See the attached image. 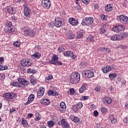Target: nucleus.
Returning <instances> with one entry per match:
<instances>
[{
  "mask_svg": "<svg viewBox=\"0 0 128 128\" xmlns=\"http://www.w3.org/2000/svg\"><path fill=\"white\" fill-rule=\"evenodd\" d=\"M3 96L6 98V100H8L12 102L16 98V96H14V93H6V94H3Z\"/></svg>",
  "mask_w": 128,
  "mask_h": 128,
  "instance_id": "nucleus-6",
  "label": "nucleus"
},
{
  "mask_svg": "<svg viewBox=\"0 0 128 128\" xmlns=\"http://www.w3.org/2000/svg\"><path fill=\"white\" fill-rule=\"evenodd\" d=\"M120 20L122 24H128V18L124 15H121L120 16Z\"/></svg>",
  "mask_w": 128,
  "mask_h": 128,
  "instance_id": "nucleus-12",
  "label": "nucleus"
},
{
  "mask_svg": "<svg viewBox=\"0 0 128 128\" xmlns=\"http://www.w3.org/2000/svg\"><path fill=\"white\" fill-rule=\"evenodd\" d=\"M82 100H86L88 99V96H83L82 97Z\"/></svg>",
  "mask_w": 128,
  "mask_h": 128,
  "instance_id": "nucleus-60",
  "label": "nucleus"
},
{
  "mask_svg": "<svg viewBox=\"0 0 128 128\" xmlns=\"http://www.w3.org/2000/svg\"><path fill=\"white\" fill-rule=\"evenodd\" d=\"M16 109L13 108H10V114H12V112H16Z\"/></svg>",
  "mask_w": 128,
  "mask_h": 128,
  "instance_id": "nucleus-58",
  "label": "nucleus"
},
{
  "mask_svg": "<svg viewBox=\"0 0 128 128\" xmlns=\"http://www.w3.org/2000/svg\"><path fill=\"white\" fill-rule=\"evenodd\" d=\"M54 24H55V26L56 28H60V26H62V21L60 20V18H55V22Z\"/></svg>",
  "mask_w": 128,
  "mask_h": 128,
  "instance_id": "nucleus-10",
  "label": "nucleus"
},
{
  "mask_svg": "<svg viewBox=\"0 0 128 128\" xmlns=\"http://www.w3.org/2000/svg\"><path fill=\"white\" fill-rule=\"evenodd\" d=\"M124 26L122 25L116 26L112 28V32L117 33L120 32H124Z\"/></svg>",
  "mask_w": 128,
  "mask_h": 128,
  "instance_id": "nucleus-7",
  "label": "nucleus"
},
{
  "mask_svg": "<svg viewBox=\"0 0 128 128\" xmlns=\"http://www.w3.org/2000/svg\"><path fill=\"white\" fill-rule=\"evenodd\" d=\"M66 103L64 102H62L60 103V106L59 107V111L60 112L64 113L66 112Z\"/></svg>",
  "mask_w": 128,
  "mask_h": 128,
  "instance_id": "nucleus-13",
  "label": "nucleus"
},
{
  "mask_svg": "<svg viewBox=\"0 0 128 128\" xmlns=\"http://www.w3.org/2000/svg\"><path fill=\"white\" fill-rule=\"evenodd\" d=\"M86 66V62H81L80 64V68H84Z\"/></svg>",
  "mask_w": 128,
  "mask_h": 128,
  "instance_id": "nucleus-36",
  "label": "nucleus"
},
{
  "mask_svg": "<svg viewBox=\"0 0 128 128\" xmlns=\"http://www.w3.org/2000/svg\"><path fill=\"white\" fill-rule=\"evenodd\" d=\"M70 56H71L72 60H76V55L74 54V52H72V54L70 55Z\"/></svg>",
  "mask_w": 128,
  "mask_h": 128,
  "instance_id": "nucleus-46",
  "label": "nucleus"
},
{
  "mask_svg": "<svg viewBox=\"0 0 128 128\" xmlns=\"http://www.w3.org/2000/svg\"><path fill=\"white\" fill-rule=\"evenodd\" d=\"M80 76L78 72H72L70 76V82L72 84H76L80 82Z\"/></svg>",
  "mask_w": 128,
  "mask_h": 128,
  "instance_id": "nucleus-1",
  "label": "nucleus"
},
{
  "mask_svg": "<svg viewBox=\"0 0 128 128\" xmlns=\"http://www.w3.org/2000/svg\"><path fill=\"white\" fill-rule=\"evenodd\" d=\"M76 36H78V38H82V32H78V34Z\"/></svg>",
  "mask_w": 128,
  "mask_h": 128,
  "instance_id": "nucleus-49",
  "label": "nucleus"
},
{
  "mask_svg": "<svg viewBox=\"0 0 128 128\" xmlns=\"http://www.w3.org/2000/svg\"><path fill=\"white\" fill-rule=\"evenodd\" d=\"M32 116H34V114H28V118H32Z\"/></svg>",
  "mask_w": 128,
  "mask_h": 128,
  "instance_id": "nucleus-63",
  "label": "nucleus"
},
{
  "mask_svg": "<svg viewBox=\"0 0 128 128\" xmlns=\"http://www.w3.org/2000/svg\"><path fill=\"white\" fill-rule=\"evenodd\" d=\"M103 50H106V52H110V49L109 48H103Z\"/></svg>",
  "mask_w": 128,
  "mask_h": 128,
  "instance_id": "nucleus-62",
  "label": "nucleus"
},
{
  "mask_svg": "<svg viewBox=\"0 0 128 128\" xmlns=\"http://www.w3.org/2000/svg\"><path fill=\"white\" fill-rule=\"evenodd\" d=\"M112 124H116V118H114L112 121H111Z\"/></svg>",
  "mask_w": 128,
  "mask_h": 128,
  "instance_id": "nucleus-61",
  "label": "nucleus"
},
{
  "mask_svg": "<svg viewBox=\"0 0 128 128\" xmlns=\"http://www.w3.org/2000/svg\"><path fill=\"white\" fill-rule=\"evenodd\" d=\"M48 26L50 28H54V26H55L54 22H50V24H48Z\"/></svg>",
  "mask_w": 128,
  "mask_h": 128,
  "instance_id": "nucleus-45",
  "label": "nucleus"
},
{
  "mask_svg": "<svg viewBox=\"0 0 128 128\" xmlns=\"http://www.w3.org/2000/svg\"><path fill=\"white\" fill-rule=\"evenodd\" d=\"M100 34H104V36H106V34H107L106 30L104 28H102L101 31H100Z\"/></svg>",
  "mask_w": 128,
  "mask_h": 128,
  "instance_id": "nucleus-38",
  "label": "nucleus"
},
{
  "mask_svg": "<svg viewBox=\"0 0 128 128\" xmlns=\"http://www.w3.org/2000/svg\"><path fill=\"white\" fill-rule=\"evenodd\" d=\"M102 114H106L108 112V110L104 108H102L100 110Z\"/></svg>",
  "mask_w": 128,
  "mask_h": 128,
  "instance_id": "nucleus-43",
  "label": "nucleus"
},
{
  "mask_svg": "<svg viewBox=\"0 0 128 128\" xmlns=\"http://www.w3.org/2000/svg\"><path fill=\"white\" fill-rule=\"evenodd\" d=\"M100 18L102 20H106V16H105L104 14H100Z\"/></svg>",
  "mask_w": 128,
  "mask_h": 128,
  "instance_id": "nucleus-48",
  "label": "nucleus"
},
{
  "mask_svg": "<svg viewBox=\"0 0 128 128\" xmlns=\"http://www.w3.org/2000/svg\"><path fill=\"white\" fill-rule=\"evenodd\" d=\"M14 46H16V48H18L20 46V42L18 41H16V42H14Z\"/></svg>",
  "mask_w": 128,
  "mask_h": 128,
  "instance_id": "nucleus-37",
  "label": "nucleus"
},
{
  "mask_svg": "<svg viewBox=\"0 0 128 128\" xmlns=\"http://www.w3.org/2000/svg\"><path fill=\"white\" fill-rule=\"evenodd\" d=\"M42 104H44L45 106H48V104H50V100L48 99H45L44 100H43L42 101Z\"/></svg>",
  "mask_w": 128,
  "mask_h": 128,
  "instance_id": "nucleus-35",
  "label": "nucleus"
},
{
  "mask_svg": "<svg viewBox=\"0 0 128 128\" xmlns=\"http://www.w3.org/2000/svg\"><path fill=\"white\" fill-rule=\"evenodd\" d=\"M94 116H98V110H95L94 112Z\"/></svg>",
  "mask_w": 128,
  "mask_h": 128,
  "instance_id": "nucleus-55",
  "label": "nucleus"
},
{
  "mask_svg": "<svg viewBox=\"0 0 128 128\" xmlns=\"http://www.w3.org/2000/svg\"><path fill=\"white\" fill-rule=\"evenodd\" d=\"M118 37L119 40H124L126 38H128V33L126 32H122L120 34H118Z\"/></svg>",
  "mask_w": 128,
  "mask_h": 128,
  "instance_id": "nucleus-19",
  "label": "nucleus"
},
{
  "mask_svg": "<svg viewBox=\"0 0 128 128\" xmlns=\"http://www.w3.org/2000/svg\"><path fill=\"white\" fill-rule=\"evenodd\" d=\"M108 118L109 120H110V122H112V120L114 118V116L110 115Z\"/></svg>",
  "mask_w": 128,
  "mask_h": 128,
  "instance_id": "nucleus-50",
  "label": "nucleus"
},
{
  "mask_svg": "<svg viewBox=\"0 0 128 128\" xmlns=\"http://www.w3.org/2000/svg\"><path fill=\"white\" fill-rule=\"evenodd\" d=\"M98 4H94V9L98 10Z\"/></svg>",
  "mask_w": 128,
  "mask_h": 128,
  "instance_id": "nucleus-57",
  "label": "nucleus"
},
{
  "mask_svg": "<svg viewBox=\"0 0 128 128\" xmlns=\"http://www.w3.org/2000/svg\"><path fill=\"white\" fill-rule=\"evenodd\" d=\"M8 12L10 14H14V8L12 7L9 6L7 8Z\"/></svg>",
  "mask_w": 128,
  "mask_h": 128,
  "instance_id": "nucleus-32",
  "label": "nucleus"
},
{
  "mask_svg": "<svg viewBox=\"0 0 128 128\" xmlns=\"http://www.w3.org/2000/svg\"><path fill=\"white\" fill-rule=\"evenodd\" d=\"M42 6L44 8L48 10L50 8V0H43Z\"/></svg>",
  "mask_w": 128,
  "mask_h": 128,
  "instance_id": "nucleus-9",
  "label": "nucleus"
},
{
  "mask_svg": "<svg viewBox=\"0 0 128 128\" xmlns=\"http://www.w3.org/2000/svg\"><path fill=\"white\" fill-rule=\"evenodd\" d=\"M58 52H64V48L63 46H60L58 48Z\"/></svg>",
  "mask_w": 128,
  "mask_h": 128,
  "instance_id": "nucleus-40",
  "label": "nucleus"
},
{
  "mask_svg": "<svg viewBox=\"0 0 128 128\" xmlns=\"http://www.w3.org/2000/svg\"><path fill=\"white\" fill-rule=\"evenodd\" d=\"M0 80H4V78H6V76L4 74H2L0 75Z\"/></svg>",
  "mask_w": 128,
  "mask_h": 128,
  "instance_id": "nucleus-52",
  "label": "nucleus"
},
{
  "mask_svg": "<svg viewBox=\"0 0 128 128\" xmlns=\"http://www.w3.org/2000/svg\"><path fill=\"white\" fill-rule=\"evenodd\" d=\"M73 120L74 122H80V118L76 116L74 117L73 118Z\"/></svg>",
  "mask_w": 128,
  "mask_h": 128,
  "instance_id": "nucleus-44",
  "label": "nucleus"
},
{
  "mask_svg": "<svg viewBox=\"0 0 128 128\" xmlns=\"http://www.w3.org/2000/svg\"><path fill=\"white\" fill-rule=\"evenodd\" d=\"M22 34L26 36H34L36 34V32L34 30H28V27H26L22 30Z\"/></svg>",
  "mask_w": 128,
  "mask_h": 128,
  "instance_id": "nucleus-3",
  "label": "nucleus"
},
{
  "mask_svg": "<svg viewBox=\"0 0 128 128\" xmlns=\"http://www.w3.org/2000/svg\"><path fill=\"white\" fill-rule=\"evenodd\" d=\"M72 54V52L71 51H66L64 53V55L65 56H70Z\"/></svg>",
  "mask_w": 128,
  "mask_h": 128,
  "instance_id": "nucleus-33",
  "label": "nucleus"
},
{
  "mask_svg": "<svg viewBox=\"0 0 128 128\" xmlns=\"http://www.w3.org/2000/svg\"><path fill=\"white\" fill-rule=\"evenodd\" d=\"M48 126L50 128H52V126H54V122L52 120L48 121Z\"/></svg>",
  "mask_w": 128,
  "mask_h": 128,
  "instance_id": "nucleus-34",
  "label": "nucleus"
},
{
  "mask_svg": "<svg viewBox=\"0 0 128 128\" xmlns=\"http://www.w3.org/2000/svg\"><path fill=\"white\" fill-rule=\"evenodd\" d=\"M111 40H120L118 38V34L114 35L111 36L110 38Z\"/></svg>",
  "mask_w": 128,
  "mask_h": 128,
  "instance_id": "nucleus-31",
  "label": "nucleus"
},
{
  "mask_svg": "<svg viewBox=\"0 0 128 128\" xmlns=\"http://www.w3.org/2000/svg\"><path fill=\"white\" fill-rule=\"evenodd\" d=\"M94 22V18L92 17H86L83 19L82 22V26H88L92 24Z\"/></svg>",
  "mask_w": 128,
  "mask_h": 128,
  "instance_id": "nucleus-4",
  "label": "nucleus"
},
{
  "mask_svg": "<svg viewBox=\"0 0 128 128\" xmlns=\"http://www.w3.org/2000/svg\"><path fill=\"white\" fill-rule=\"evenodd\" d=\"M7 27H10V28H14V26H12V22H9L7 26Z\"/></svg>",
  "mask_w": 128,
  "mask_h": 128,
  "instance_id": "nucleus-53",
  "label": "nucleus"
},
{
  "mask_svg": "<svg viewBox=\"0 0 128 128\" xmlns=\"http://www.w3.org/2000/svg\"><path fill=\"white\" fill-rule=\"evenodd\" d=\"M61 124L64 128H70L68 123V122H66L64 119H62L61 120Z\"/></svg>",
  "mask_w": 128,
  "mask_h": 128,
  "instance_id": "nucleus-21",
  "label": "nucleus"
},
{
  "mask_svg": "<svg viewBox=\"0 0 128 128\" xmlns=\"http://www.w3.org/2000/svg\"><path fill=\"white\" fill-rule=\"evenodd\" d=\"M82 108V102H78L72 106V109L75 112H76L78 110V108Z\"/></svg>",
  "mask_w": 128,
  "mask_h": 128,
  "instance_id": "nucleus-11",
  "label": "nucleus"
},
{
  "mask_svg": "<svg viewBox=\"0 0 128 128\" xmlns=\"http://www.w3.org/2000/svg\"><path fill=\"white\" fill-rule=\"evenodd\" d=\"M27 72H28L29 74H34V72H36V70H30V68H28L27 70Z\"/></svg>",
  "mask_w": 128,
  "mask_h": 128,
  "instance_id": "nucleus-41",
  "label": "nucleus"
},
{
  "mask_svg": "<svg viewBox=\"0 0 128 128\" xmlns=\"http://www.w3.org/2000/svg\"><path fill=\"white\" fill-rule=\"evenodd\" d=\"M20 64H22V66H27L28 68L32 66V62H30L28 60H21Z\"/></svg>",
  "mask_w": 128,
  "mask_h": 128,
  "instance_id": "nucleus-14",
  "label": "nucleus"
},
{
  "mask_svg": "<svg viewBox=\"0 0 128 128\" xmlns=\"http://www.w3.org/2000/svg\"><path fill=\"white\" fill-rule=\"evenodd\" d=\"M68 38L69 40H72V38H74V36L72 33H70L68 34Z\"/></svg>",
  "mask_w": 128,
  "mask_h": 128,
  "instance_id": "nucleus-42",
  "label": "nucleus"
},
{
  "mask_svg": "<svg viewBox=\"0 0 128 128\" xmlns=\"http://www.w3.org/2000/svg\"><path fill=\"white\" fill-rule=\"evenodd\" d=\"M105 10L106 12H110L112 10V6L110 4H108L105 6Z\"/></svg>",
  "mask_w": 128,
  "mask_h": 128,
  "instance_id": "nucleus-28",
  "label": "nucleus"
},
{
  "mask_svg": "<svg viewBox=\"0 0 128 128\" xmlns=\"http://www.w3.org/2000/svg\"><path fill=\"white\" fill-rule=\"evenodd\" d=\"M8 70V66H2L1 70Z\"/></svg>",
  "mask_w": 128,
  "mask_h": 128,
  "instance_id": "nucleus-56",
  "label": "nucleus"
},
{
  "mask_svg": "<svg viewBox=\"0 0 128 128\" xmlns=\"http://www.w3.org/2000/svg\"><path fill=\"white\" fill-rule=\"evenodd\" d=\"M68 22L72 26H78V20L72 18H70Z\"/></svg>",
  "mask_w": 128,
  "mask_h": 128,
  "instance_id": "nucleus-17",
  "label": "nucleus"
},
{
  "mask_svg": "<svg viewBox=\"0 0 128 128\" xmlns=\"http://www.w3.org/2000/svg\"><path fill=\"white\" fill-rule=\"evenodd\" d=\"M44 94V88H41L39 89V91L37 93V97L38 98H40Z\"/></svg>",
  "mask_w": 128,
  "mask_h": 128,
  "instance_id": "nucleus-15",
  "label": "nucleus"
},
{
  "mask_svg": "<svg viewBox=\"0 0 128 128\" xmlns=\"http://www.w3.org/2000/svg\"><path fill=\"white\" fill-rule=\"evenodd\" d=\"M88 42H93L94 40V37L90 35L87 38Z\"/></svg>",
  "mask_w": 128,
  "mask_h": 128,
  "instance_id": "nucleus-39",
  "label": "nucleus"
},
{
  "mask_svg": "<svg viewBox=\"0 0 128 128\" xmlns=\"http://www.w3.org/2000/svg\"><path fill=\"white\" fill-rule=\"evenodd\" d=\"M22 125L24 128H28V121L24 118H22Z\"/></svg>",
  "mask_w": 128,
  "mask_h": 128,
  "instance_id": "nucleus-30",
  "label": "nucleus"
},
{
  "mask_svg": "<svg viewBox=\"0 0 128 128\" xmlns=\"http://www.w3.org/2000/svg\"><path fill=\"white\" fill-rule=\"evenodd\" d=\"M14 30H16V28L14 27L6 26V32H8V34H12V32H14Z\"/></svg>",
  "mask_w": 128,
  "mask_h": 128,
  "instance_id": "nucleus-23",
  "label": "nucleus"
},
{
  "mask_svg": "<svg viewBox=\"0 0 128 128\" xmlns=\"http://www.w3.org/2000/svg\"><path fill=\"white\" fill-rule=\"evenodd\" d=\"M42 56V55L39 52H36L31 56L32 58L36 60V58H40Z\"/></svg>",
  "mask_w": 128,
  "mask_h": 128,
  "instance_id": "nucleus-24",
  "label": "nucleus"
},
{
  "mask_svg": "<svg viewBox=\"0 0 128 128\" xmlns=\"http://www.w3.org/2000/svg\"><path fill=\"white\" fill-rule=\"evenodd\" d=\"M95 90L96 92H100V86H98L95 88Z\"/></svg>",
  "mask_w": 128,
  "mask_h": 128,
  "instance_id": "nucleus-59",
  "label": "nucleus"
},
{
  "mask_svg": "<svg viewBox=\"0 0 128 128\" xmlns=\"http://www.w3.org/2000/svg\"><path fill=\"white\" fill-rule=\"evenodd\" d=\"M102 70L104 74H106V72L112 70V67L110 66H106L102 68Z\"/></svg>",
  "mask_w": 128,
  "mask_h": 128,
  "instance_id": "nucleus-22",
  "label": "nucleus"
},
{
  "mask_svg": "<svg viewBox=\"0 0 128 128\" xmlns=\"http://www.w3.org/2000/svg\"><path fill=\"white\" fill-rule=\"evenodd\" d=\"M34 94H31L29 96L27 102L24 103V105L28 106V104H30V102H34Z\"/></svg>",
  "mask_w": 128,
  "mask_h": 128,
  "instance_id": "nucleus-16",
  "label": "nucleus"
},
{
  "mask_svg": "<svg viewBox=\"0 0 128 128\" xmlns=\"http://www.w3.org/2000/svg\"><path fill=\"white\" fill-rule=\"evenodd\" d=\"M48 63L54 66H62V62L58 61V57L56 55L52 56V60H49Z\"/></svg>",
  "mask_w": 128,
  "mask_h": 128,
  "instance_id": "nucleus-2",
  "label": "nucleus"
},
{
  "mask_svg": "<svg viewBox=\"0 0 128 128\" xmlns=\"http://www.w3.org/2000/svg\"><path fill=\"white\" fill-rule=\"evenodd\" d=\"M70 92L72 96V94H74V88L70 89Z\"/></svg>",
  "mask_w": 128,
  "mask_h": 128,
  "instance_id": "nucleus-51",
  "label": "nucleus"
},
{
  "mask_svg": "<svg viewBox=\"0 0 128 128\" xmlns=\"http://www.w3.org/2000/svg\"><path fill=\"white\" fill-rule=\"evenodd\" d=\"M103 102L104 104H112V98L110 97H105Z\"/></svg>",
  "mask_w": 128,
  "mask_h": 128,
  "instance_id": "nucleus-27",
  "label": "nucleus"
},
{
  "mask_svg": "<svg viewBox=\"0 0 128 128\" xmlns=\"http://www.w3.org/2000/svg\"><path fill=\"white\" fill-rule=\"evenodd\" d=\"M18 82L19 84V88H24V86L30 84V82L24 78H19L18 80Z\"/></svg>",
  "mask_w": 128,
  "mask_h": 128,
  "instance_id": "nucleus-5",
  "label": "nucleus"
},
{
  "mask_svg": "<svg viewBox=\"0 0 128 128\" xmlns=\"http://www.w3.org/2000/svg\"><path fill=\"white\" fill-rule=\"evenodd\" d=\"M82 2H83L84 4H88V2H90V0H81Z\"/></svg>",
  "mask_w": 128,
  "mask_h": 128,
  "instance_id": "nucleus-54",
  "label": "nucleus"
},
{
  "mask_svg": "<svg viewBox=\"0 0 128 128\" xmlns=\"http://www.w3.org/2000/svg\"><path fill=\"white\" fill-rule=\"evenodd\" d=\"M124 122H128V118H125L124 119Z\"/></svg>",
  "mask_w": 128,
  "mask_h": 128,
  "instance_id": "nucleus-64",
  "label": "nucleus"
},
{
  "mask_svg": "<svg viewBox=\"0 0 128 128\" xmlns=\"http://www.w3.org/2000/svg\"><path fill=\"white\" fill-rule=\"evenodd\" d=\"M116 74H109V78L111 80H114L116 78Z\"/></svg>",
  "mask_w": 128,
  "mask_h": 128,
  "instance_id": "nucleus-29",
  "label": "nucleus"
},
{
  "mask_svg": "<svg viewBox=\"0 0 128 128\" xmlns=\"http://www.w3.org/2000/svg\"><path fill=\"white\" fill-rule=\"evenodd\" d=\"M82 74H84V76H86L88 78H93V76H94L92 72L88 70H85L82 72Z\"/></svg>",
  "mask_w": 128,
  "mask_h": 128,
  "instance_id": "nucleus-8",
  "label": "nucleus"
},
{
  "mask_svg": "<svg viewBox=\"0 0 128 128\" xmlns=\"http://www.w3.org/2000/svg\"><path fill=\"white\" fill-rule=\"evenodd\" d=\"M86 88H88V84L84 83L82 84L81 88L79 89V92L80 94H82L84 92H86Z\"/></svg>",
  "mask_w": 128,
  "mask_h": 128,
  "instance_id": "nucleus-18",
  "label": "nucleus"
},
{
  "mask_svg": "<svg viewBox=\"0 0 128 128\" xmlns=\"http://www.w3.org/2000/svg\"><path fill=\"white\" fill-rule=\"evenodd\" d=\"M19 84H20L18 82H13V84H12V86H18V88H20Z\"/></svg>",
  "mask_w": 128,
  "mask_h": 128,
  "instance_id": "nucleus-47",
  "label": "nucleus"
},
{
  "mask_svg": "<svg viewBox=\"0 0 128 128\" xmlns=\"http://www.w3.org/2000/svg\"><path fill=\"white\" fill-rule=\"evenodd\" d=\"M48 96H58V93L56 91H54L52 90H49L48 91Z\"/></svg>",
  "mask_w": 128,
  "mask_h": 128,
  "instance_id": "nucleus-25",
  "label": "nucleus"
},
{
  "mask_svg": "<svg viewBox=\"0 0 128 128\" xmlns=\"http://www.w3.org/2000/svg\"><path fill=\"white\" fill-rule=\"evenodd\" d=\"M30 8L26 6V8H24V15L25 16H30Z\"/></svg>",
  "mask_w": 128,
  "mask_h": 128,
  "instance_id": "nucleus-20",
  "label": "nucleus"
},
{
  "mask_svg": "<svg viewBox=\"0 0 128 128\" xmlns=\"http://www.w3.org/2000/svg\"><path fill=\"white\" fill-rule=\"evenodd\" d=\"M30 78V82L32 84L34 85L36 84V82H38V80H36V77L34 76H31Z\"/></svg>",
  "mask_w": 128,
  "mask_h": 128,
  "instance_id": "nucleus-26",
  "label": "nucleus"
}]
</instances>
